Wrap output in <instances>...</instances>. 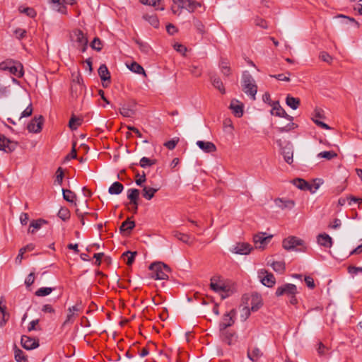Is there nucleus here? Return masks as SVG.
I'll return each mask as SVG.
<instances>
[{
  "mask_svg": "<svg viewBox=\"0 0 362 362\" xmlns=\"http://www.w3.org/2000/svg\"><path fill=\"white\" fill-rule=\"evenodd\" d=\"M57 216L62 221H66L70 218V211L66 207H61L57 213Z\"/></svg>",
  "mask_w": 362,
  "mask_h": 362,
  "instance_id": "nucleus-41",
  "label": "nucleus"
},
{
  "mask_svg": "<svg viewBox=\"0 0 362 362\" xmlns=\"http://www.w3.org/2000/svg\"><path fill=\"white\" fill-rule=\"evenodd\" d=\"M44 122V118L42 115L38 117H35L28 124L27 129L29 132L39 133L41 132Z\"/></svg>",
  "mask_w": 362,
  "mask_h": 362,
  "instance_id": "nucleus-12",
  "label": "nucleus"
},
{
  "mask_svg": "<svg viewBox=\"0 0 362 362\" xmlns=\"http://www.w3.org/2000/svg\"><path fill=\"white\" fill-rule=\"evenodd\" d=\"M158 190V188H153L144 186L142 189V195L147 200H151L154 197L155 193Z\"/></svg>",
  "mask_w": 362,
  "mask_h": 362,
  "instance_id": "nucleus-32",
  "label": "nucleus"
},
{
  "mask_svg": "<svg viewBox=\"0 0 362 362\" xmlns=\"http://www.w3.org/2000/svg\"><path fill=\"white\" fill-rule=\"evenodd\" d=\"M193 23H194V27L196 28V29L197 30V31L199 33H201V34L204 33V25L199 20L194 18Z\"/></svg>",
  "mask_w": 362,
  "mask_h": 362,
  "instance_id": "nucleus-51",
  "label": "nucleus"
},
{
  "mask_svg": "<svg viewBox=\"0 0 362 362\" xmlns=\"http://www.w3.org/2000/svg\"><path fill=\"white\" fill-rule=\"evenodd\" d=\"M214 281H215L214 278H212L211 279L210 287L213 291H214L216 292H221V291L225 292V291H228L226 288V286L223 284L215 282Z\"/></svg>",
  "mask_w": 362,
  "mask_h": 362,
  "instance_id": "nucleus-37",
  "label": "nucleus"
},
{
  "mask_svg": "<svg viewBox=\"0 0 362 362\" xmlns=\"http://www.w3.org/2000/svg\"><path fill=\"white\" fill-rule=\"evenodd\" d=\"M34 281H35V274L33 272H31L26 277V279L25 280V284L26 285L27 287H29L34 283Z\"/></svg>",
  "mask_w": 362,
  "mask_h": 362,
  "instance_id": "nucleus-56",
  "label": "nucleus"
},
{
  "mask_svg": "<svg viewBox=\"0 0 362 362\" xmlns=\"http://www.w3.org/2000/svg\"><path fill=\"white\" fill-rule=\"evenodd\" d=\"M243 90L254 100L257 92V86L255 79L247 71H245L242 75Z\"/></svg>",
  "mask_w": 362,
  "mask_h": 362,
  "instance_id": "nucleus-3",
  "label": "nucleus"
},
{
  "mask_svg": "<svg viewBox=\"0 0 362 362\" xmlns=\"http://www.w3.org/2000/svg\"><path fill=\"white\" fill-rule=\"evenodd\" d=\"M148 269L151 272V277L159 280L168 279V274L171 272V269L169 266L161 262L151 264Z\"/></svg>",
  "mask_w": 362,
  "mask_h": 362,
  "instance_id": "nucleus-2",
  "label": "nucleus"
},
{
  "mask_svg": "<svg viewBox=\"0 0 362 362\" xmlns=\"http://www.w3.org/2000/svg\"><path fill=\"white\" fill-rule=\"evenodd\" d=\"M347 269L348 272L353 276L362 273V267L349 266Z\"/></svg>",
  "mask_w": 362,
  "mask_h": 362,
  "instance_id": "nucleus-54",
  "label": "nucleus"
},
{
  "mask_svg": "<svg viewBox=\"0 0 362 362\" xmlns=\"http://www.w3.org/2000/svg\"><path fill=\"white\" fill-rule=\"evenodd\" d=\"M144 18L154 28H158L159 20L156 15H145L144 16Z\"/></svg>",
  "mask_w": 362,
  "mask_h": 362,
  "instance_id": "nucleus-39",
  "label": "nucleus"
},
{
  "mask_svg": "<svg viewBox=\"0 0 362 362\" xmlns=\"http://www.w3.org/2000/svg\"><path fill=\"white\" fill-rule=\"evenodd\" d=\"M63 198L68 202L74 203L76 198V194L70 189H62Z\"/></svg>",
  "mask_w": 362,
  "mask_h": 362,
  "instance_id": "nucleus-38",
  "label": "nucleus"
},
{
  "mask_svg": "<svg viewBox=\"0 0 362 362\" xmlns=\"http://www.w3.org/2000/svg\"><path fill=\"white\" fill-rule=\"evenodd\" d=\"M74 313H69L68 312L65 321L62 324V327L66 326L67 324L73 323L74 321Z\"/></svg>",
  "mask_w": 362,
  "mask_h": 362,
  "instance_id": "nucleus-62",
  "label": "nucleus"
},
{
  "mask_svg": "<svg viewBox=\"0 0 362 362\" xmlns=\"http://www.w3.org/2000/svg\"><path fill=\"white\" fill-rule=\"evenodd\" d=\"M72 40L76 44V47L82 52H85L88 48V40L82 30L78 29L71 35Z\"/></svg>",
  "mask_w": 362,
  "mask_h": 362,
  "instance_id": "nucleus-6",
  "label": "nucleus"
},
{
  "mask_svg": "<svg viewBox=\"0 0 362 362\" xmlns=\"http://www.w3.org/2000/svg\"><path fill=\"white\" fill-rule=\"evenodd\" d=\"M323 118H325L323 110L321 109L316 108L314 111L313 119H316L320 120V119Z\"/></svg>",
  "mask_w": 362,
  "mask_h": 362,
  "instance_id": "nucleus-58",
  "label": "nucleus"
},
{
  "mask_svg": "<svg viewBox=\"0 0 362 362\" xmlns=\"http://www.w3.org/2000/svg\"><path fill=\"white\" fill-rule=\"evenodd\" d=\"M174 236L180 240V241L190 245L192 243L189 241L190 236L187 234L182 233L180 232L176 231L174 233Z\"/></svg>",
  "mask_w": 362,
  "mask_h": 362,
  "instance_id": "nucleus-44",
  "label": "nucleus"
},
{
  "mask_svg": "<svg viewBox=\"0 0 362 362\" xmlns=\"http://www.w3.org/2000/svg\"><path fill=\"white\" fill-rule=\"evenodd\" d=\"M134 227L135 222L134 221H130L129 218H127L124 222H122L119 227V231L121 233L129 234Z\"/></svg>",
  "mask_w": 362,
  "mask_h": 362,
  "instance_id": "nucleus-24",
  "label": "nucleus"
},
{
  "mask_svg": "<svg viewBox=\"0 0 362 362\" xmlns=\"http://www.w3.org/2000/svg\"><path fill=\"white\" fill-rule=\"evenodd\" d=\"M23 65L21 63L15 64V62L11 60L4 61L0 63V69L2 71H8L11 74L21 78L23 76Z\"/></svg>",
  "mask_w": 362,
  "mask_h": 362,
  "instance_id": "nucleus-5",
  "label": "nucleus"
},
{
  "mask_svg": "<svg viewBox=\"0 0 362 362\" xmlns=\"http://www.w3.org/2000/svg\"><path fill=\"white\" fill-rule=\"evenodd\" d=\"M320 58L325 62L331 63L332 57L327 52H322L320 54Z\"/></svg>",
  "mask_w": 362,
  "mask_h": 362,
  "instance_id": "nucleus-60",
  "label": "nucleus"
},
{
  "mask_svg": "<svg viewBox=\"0 0 362 362\" xmlns=\"http://www.w3.org/2000/svg\"><path fill=\"white\" fill-rule=\"evenodd\" d=\"M271 106L272 107V109L271 110L270 113L272 115H275L279 117H284L290 122L293 120V117L288 115L286 112L280 105L279 101H274Z\"/></svg>",
  "mask_w": 362,
  "mask_h": 362,
  "instance_id": "nucleus-9",
  "label": "nucleus"
},
{
  "mask_svg": "<svg viewBox=\"0 0 362 362\" xmlns=\"http://www.w3.org/2000/svg\"><path fill=\"white\" fill-rule=\"evenodd\" d=\"M76 146V142L74 141L73 144H72V149H71L70 153L66 156V160H69L70 159H76L77 158Z\"/></svg>",
  "mask_w": 362,
  "mask_h": 362,
  "instance_id": "nucleus-52",
  "label": "nucleus"
},
{
  "mask_svg": "<svg viewBox=\"0 0 362 362\" xmlns=\"http://www.w3.org/2000/svg\"><path fill=\"white\" fill-rule=\"evenodd\" d=\"M210 81L214 87L217 88L222 94L226 93L224 86L218 76L216 74H211L210 76Z\"/></svg>",
  "mask_w": 362,
  "mask_h": 362,
  "instance_id": "nucleus-26",
  "label": "nucleus"
},
{
  "mask_svg": "<svg viewBox=\"0 0 362 362\" xmlns=\"http://www.w3.org/2000/svg\"><path fill=\"white\" fill-rule=\"evenodd\" d=\"M14 357L17 362H28L27 356L16 346L14 347Z\"/></svg>",
  "mask_w": 362,
  "mask_h": 362,
  "instance_id": "nucleus-31",
  "label": "nucleus"
},
{
  "mask_svg": "<svg viewBox=\"0 0 362 362\" xmlns=\"http://www.w3.org/2000/svg\"><path fill=\"white\" fill-rule=\"evenodd\" d=\"M18 144L17 141H12L0 133V151L11 153L15 151Z\"/></svg>",
  "mask_w": 362,
  "mask_h": 362,
  "instance_id": "nucleus-7",
  "label": "nucleus"
},
{
  "mask_svg": "<svg viewBox=\"0 0 362 362\" xmlns=\"http://www.w3.org/2000/svg\"><path fill=\"white\" fill-rule=\"evenodd\" d=\"M282 246L288 251L305 252L306 250L304 240L296 236H289L284 239Z\"/></svg>",
  "mask_w": 362,
  "mask_h": 362,
  "instance_id": "nucleus-4",
  "label": "nucleus"
},
{
  "mask_svg": "<svg viewBox=\"0 0 362 362\" xmlns=\"http://www.w3.org/2000/svg\"><path fill=\"white\" fill-rule=\"evenodd\" d=\"M277 144L281 147V154L284 156V160L288 164H291L293 163V149L292 144L290 142H288L285 146L281 147V140L277 141Z\"/></svg>",
  "mask_w": 362,
  "mask_h": 362,
  "instance_id": "nucleus-13",
  "label": "nucleus"
},
{
  "mask_svg": "<svg viewBox=\"0 0 362 362\" xmlns=\"http://www.w3.org/2000/svg\"><path fill=\"white\" fill-rule=\"evenodd\" d=\"M230 109L232 110L233 113L237 117H241L243 115V104H235L232 102L230 105Z\"/></svg>",
  "mask_w": 362,
  "mask_h": 362,
  "instance_id": "nucleus-34",
  "label": "nucleus"
},
{
  "mask_svg": "<svg viewBox=\"0 0 362 362\" xmlns=\"http://www.w3.org/2000/svg\"><path fill=\"white\" fill-rule=\"evenodd\" d=\"M297 293V287L296 285L293 284H285L281 286H279L276 291V296L277 297L286 295L290 296V295H296Z\"/></svg>",
  "mask_w": 362,
  "mask_h": 362,
  "instance_id": "nucleus-10",
  "label": "nucleus"
},
{
  "mask_svg": "<svg viewBox=\"0 0 362 362\" xmlns=\"http://www.w3.org/2000/svg\"><path fill=\"white\" fill-rule=\"evenodd\" d=\"M252 250V247L247 243H238L233 247L231 251L235 254L239 255H248L251 250Z\"/></svg>",
  "mask_w": 362,
  "mask_h": 362,
  "instance_id": "nucleus-18",
  "label": "nucleus"
},
{
  "mask_svg": "<svg viewBox=\"0 0 362 362\" xmlns=\"http://www.w3.org/2000/svg\"><path fill=\"white\" fill-rule=\"evenodd\" d=\"M219 68L221 69V73L228 76L231 74V69L230 67L229 62L227 59L221 58L219 62Z\"/></svg>",
  "mask_w": 362,
  "mask_h": 362,
  "instance_id": "nucleus-27",
  "label": "nucleus"
},
{
  "mask_svg": "<svg viewBox=\"0 0 362 362\" xmlns=\"http://www.w3.org/2000/svg\"><path fill=\"white\" fill-rule=\"evenodd\" d=\"M271 266L275 272L279 273H283L285 270V264L283 262H273Z\"/></svg>",
  "mask_w": 362,
  "mask_h": 362,
  "instance_id": "nucleus-46",
  "label": "nucleus"
},
{
  "mask_svg": "<svg viewBox=\"0 0 362 362\" xmlns=\"http://www.w3.org/2000/svg\"><path fill=\"white\" fill-rule=\"evenodd\" d=\"M98 75L101 79L103 87L106 88L110 83V73L105 64H101L98 70Z\"/></svg>",
  "mask_w": 362,
  "mask_h": 362,
  "instance_id": "nucleus-15",
  "label": "nucleus"
},
{
  "mask_svg": "<svg viewBox=\"0 0 362 362\" xmlns=\"http://www.w3.org/2000/svg\"><path fill=\"white\" fill-rule=\"evenodd\" d=\"M124 189V186L119 182H113L108 189V192L110 194H119Z\"/></svg>",
  "mask_w": 362,
  "mask_h": 362,
  "instance_id": "nucleus-29",
  "label": "nucleus"
},
{
  "mask_svg": "<svg viewBox=\"0 0 362 362\" xmlns=\"http://www.w3.org/2000/svg\"><path fill=\"white\" fill-rule=\"evenodd\" d=\"M318 158H325L327 160H332L337 157V153L334 151H322L317 154Z\"/></svg>",
  "mask_w": 362,
  "mask_h": 362,
  "instance_id": "nucleus-42",
  "label": "nucleus"
},
{
  "mask_svg": "<svg viewBox=\"0 0 362 362\" xmlns=\"http://www.w3.org/2000/svg\"><path fill=\"white\" fill-rule=\"evenodd\" d=\"M21 11L30 18H34L36 16V12L33 8L27 7Z\"/></svg>",
  "mask_w": 362,
  "mask_h": 362,
  "instance_id": "nucleus-57",
  "label": "nucleus"
},
{
  "mask_svg": "<svg viewBox=\"0 0 362 362\" xmlns=\"http://www.w3.org/2000/svg\"><path fill=\"white\" fill-rule=\"evenodd\" d=\"M276 205L281 209H291L295 206V202L291 199L277 198L274 201Z\"/></svg>",
  "mask_w": 362,
  "mask_h": 362,
  "instance_id": "nucleus-22",
  "label": "nucleus"
},
{
  "mask_svg": "<svg viewBox=\"0 0 362 362\" xmlns=\"http://www.w3.org/2000/svg\"><path fill=\"white\" fill-rule=\"evenodd\" d=\"M32 114H33V107H32V104L30 103L29 105L22 112L19 119H21L23 117H30L32 115Z\"/></svg>",
  "mask_w": 362,
  "mask_h": 362,
  "instance_id": "nucleus-53",
  "label": "nucleus"
},
{
  "mask_svg": "<svg viewBox=\"0 0 362 362\" xmlns=\"http://www.w3.org/2000/svg\"><path fill=\"white\" fill-rule=\"evenodd\" d=\"M136 255H137V252H136V251L135 252L127 251L122 254V257H124V256L128 257V259L127 261V264L128 266H131L134 263V259H135V257Z\"/></svg>",
  "mask_w": 362,
  "mask_h": 362,
  "instance_id": "nucleus-47",
  "label": "nucleus"
},
{
  "mask_svg": "<svg viewBox=\"0 0 362 362\" xmlns=\"http://www.w3.org/2000/svg\"><path fill=\"white\" fill-rule=\"evenodd\" d=\"M262 352L257 347H254L252 349H249L247 351V357L252 361H257L262 356Z\"/></svg>",
  "mask_w": 362,
  "mask_h": 362,
  "instance_id": "nucleus-28",
  "label": "nucleus"
},
{
  "mask_svg": "<svg viewBox=\"0 0 362 362\" xmlns=\"http://www.w3.org/2000/svg\"><path fill=\"white\" fill-rule=\"evenodd\" d=\"M93 49L100 52L102 49V42L98 37H95L90 43Z\"/></svg>",
  "mask_w": 362,
  "mask_h": 362,
  "instance_id": "nucleus-49",
  "label": "nucleus"
},
{
  "mask_svg": "<svg viewBox=\"0 0 362 362\" xmlns=\"http://www.w3.org/2000/svg\"><path fill=\"white\" fill-rule=\"evenodd\" d=\"M251 310L252 312L257 311L263 305L262 296L257 293H252L251 296Z\"/></svg>",
  "mask_w": 362,
  "mask_h": 362,
  "instance_id": "nucleus-20",
  "label": "nucleus"
},
{
  "mask_svg": "<svg viewBox=\"0 0 362 362\" xmlns=\"http://www.w3.org/2000/svg\"><path fill=\"white\" fill-rule=\"evenodd\" d=\"M54 290V288L52 287H42L35 291V295L39 297L46 296L50 294Z\"/></svg>",
  "mask_w": 362,
  "mask_h": 362,
  "instance_id": "nucleus-40",
  "label": "nucleus"
},
{
  "mask_svg": "<svg viewBox=\"0 0 362 362\" xmlns=\"http://www.w3.org/2000/svg\"><path fill=\"white\" fill-rule=\"evenodd\" d=\"M173 47L176 51L182 54H185V52L187 51L186 47L179 43H175L173 45Z\"/></svg>",
  "mask_w": 362,
  "mask_h": 362,
  "instance_id": "nucleus-64",
  "label": "nucleus"
},
{
  "mask_svg": "<svg viewBox=\"0 0 362 362\" xmlns=\"http://www.w3.org/2000/svg\"><path fill=\"white\" fill-rule=\"evenodd\" d=\"M197 145L205 153H213L216 151V147L211 141H197Z\"/></svg>",
  "mask_w": 362,
  "mask_h": 362,
  "instance_id": "nucleus-21",
  "label": "nucleus"
},
{
  "mask_svg": "<svg viewBox=\"0 0 362 362\" xmlns=\"http://www.w3.org/2000/svg\"><path fill=\"white\" fill-rule=\"evenodd\" d=\"M265 233H259L253 237V240L255 244L259 243L260 245L259 247H263L264 245H267L272 238V235L265 236Z\"/></svg>",
  "mask_w": 362,
  "mask_h": 362,
  "instance_id": "nucleus-23",
  "label": "nucleus"
},
{
  "mask_svg": "<svg viewBox=\"0 0 362 362\" xmlns=\"http://www.w3.org/2000/svg\"><path fill=\"white\" fill-rule=\"evenodd\" d=\"M135 107L136 103L134 100L120 103L119 112L123 117H132L135 115Z\"/></svg>",
  "mask_w": 362,
  "mask_h": 362,
  "instance_id": "nucleus-11",
  "label": "nucleus"
},
{
  "mask_svg": "<svg viewBox=\"0 0 362 362\" xmlns=\"http://www.w3.org/2000/svg\"><path fill=\"white\" fill-rule=\"evenodd\" d=\"M178 142L177 140L172 139L164 144V146L168 148L169 150H173L175 148Z\"/></svg>",
  "mask_w": 362,
  "mask_h": 362,
  "instance_id": "nucleus-61",
  "label": "nucleus"
},
{
  "mask_svg": "<svg viewBox=\"0 0 362 362\" xmlns=\"http://www.w3.org/2000/svg\"><path fill=\"white\" fill-rule=\"evenodd\" d=\"M82 122V118L77 117L73 115L69 122V127L71 130H76L79 126H81Z\"/></svg>",
  "mask_w": 362,
  "mask_h": 362,
  "instance_id": "nucleus-36",
  "label": "nucleus"
},
{
  "mask_svg": "<svg viewBox=\"0 0 362 362\" xmlns=\"http://www.w3.org/2000/svg\"><path fill=\"white\" fill-rule=\"evenodd\" d=\"M175 6H172L171 10L173 14L180 16L182 9H186L190 13H193L198 7L202 6L200 2L194 0H172Z\"/></svg>",
  "mask_w": 362,
  "mask_h": 362,
  "instance_id": "nucleus-1",
  "label": "nucleus"
},
{
  "mask_svg": "<svg viewBox=\"0 0 362 362\" xmlns=\"http://www.w3.org/2000/svg\"><path fill=\"white\" fill-rule=\"evenodd\" d=\"M221 340L229 346L234 344L237 341V335L235 332L228 329L219 330Z\"/></svg>",
  "mask_w": 362,
  "mask_h": 362,
  "instance_id": "nucleus-14",
  "label": "nucleus"
},
{
  "mask_svg": "<svg viewBox=\"0 0 362 362\" xmlns=\"http://www.w3.org/2000/svg\"><path fill=\"white\" fill-rule=\"evenodd\" d=\"M166 30L168 33L170 35H173L175 33L177 32V29L176 28V27L171 23H169L166 25Z\"/></svg>",
  "mask_w": 362,
  "mask_h": 362,
  "instance_id": "nucleus-63",
  "label": "nucleus"
},
{
  "mask_svg": "<svg viewBox=\"0 0 362 362\" xmlns=\"http://www.w3.org/2000/svg\"><path fill=\"white\" fill-rule=\"evenodd\" d=\"M236 310L232 309L230 312L223 315L221 322L219 323V330L227 329L235 323Z\"/></svg>",
  "mask_w": 362,
  "mask_h": 362,
  "instance_id": "nucleus-8",
  "label": "nucleus"
},
{
  "mask_svg": "<svg viewBox=\"0 0 362 362\" xmlns=\"http://www.w3.org/2000/svg\"><path fill=\"white\" fill-rule=\"evenodd\" d=\"M286 103L293 110H296L300 103V99L288 95L286 98Z\"/></svg>",
  "mask_w": 362,
  "mask_h": 362,
  "instance_id": "nucleus-30",
  "label": "nucleus"
},
{
  "mask_svg": "<svg viewBox=\"0 0 362 362\" xmlns=\"http://www.w3.org/2000/svg\"><path fill=\"white\" fill-rule=\"evenodd\" d=\"M317 240L318 244L325 247H331L332 245V238L326 233L318 235Z\"/></svg>",
  "mask_w": 362,
  "mask_h": 362,
  "instance_id": "nucleus-25",
  "label": "nucleus"
},
{
  "mask_svg": "<svg viewBox=\"0 0 362 362\" xmlns=\"http://www.w3.org/2000/svg\"><path fill=\"white\" fill-rule=\"evenodd\" d=\"M127 198L130 200V203L135 205V213L138 210V201L139 198V190L138 189H129L127 191Z\"/></svg>",
  "mask_w": 362,
  "mask_h": 362,
  "instance_id": "nucleus-19",
  "label": "nucleus"
},
{
  "mask_svg": "<svg viewBox=\"0 0 362 362\" xmlns=\"http://www.w3.org/2000/svg\"><path fill=\"white\" fill-rule=\"evenodd\" d=\"M259 274L264 275L261 279V282L263 285L269 288L274 286L276 283V279L273 274L268 272L265 269H262L259 272Z\"/></svg>",
  "mask_w": 362,
  "mask_h": 362,
  "instance_id": "nucleus-17",
  "label": "nucleus"
},
{
  "mask_svg": "<svg viewBox=\"0 0 362 362\" xmlns=\"http://www.w3.org/2000/svg\"><path fill=\"white\" fill-rule=\"evenodd\" d=\"M39 320L38 319H36V320H32L30 323H29V325L28 327V332H31L33 330H35V329H38V330H40L41 329L40 328H36V325H38L39 323Z\"/></svg>",
  "mask_w": 362,
  "mask_h": 362,
  "instance_id": "nucleus-59",
  "label": "nucleus"
},
{
  "mask_svg": "<svg viewBox=\"0 0 362 362\" xmlns=\"http://www.w3.org/2000/svg\"><path fill=\"white\" fill-rule=\"evenodd\" d=\"M47 223V221L42 219V218H39L37 220L33 221L30 224V228L28 229V232L31 233H34L35 230L40 229L41 228V226H42V224H45Z\"/></svg>",
  "mask_w": 362,
  "mask_h": 362,
  "instance_id": "nucleus-33",
  "label": "nucleus"
},
{
  "mask_svg": "<svg viewBox=\"0 0 362 362\" xmlns=\"http://www.w3.org/2000/svg\"><path fill=\"white\" fill-rule=\"evenodd\" d=\"M156 163V159H150L147 157H143L141 158L140 160V162H139V165L143 168H145L146 167H148V166H151L154 164Z\"/></svg>",
  "mask_w": 362,
  "mask_h": 362,
  "instance_id": "nucleus-43",
  "label": "nucleus"
},
{
  "mask_svg": "<svg viewBox=\"0 0 362 362\" xmlns=\"http://www.w3.org/2000/svg\"><path fill=\"white\" fill-rule=\"evenodd\" d=\"M127 67L132 72L146 76L144 68L136 62H132L129 65H127Z\"/></svg>",
  "mask_w": 362,
  "mask_h": 362,
  "instance_id": "nucleus-35",
  "label": "nucleus"
},
{
  "mask_svg": "<svg viewBox=\"0 0 362 362\" xmlns=\"http://www.w3.org/2000/svg\"><path fill=\"white\" fill-rule=\"evenodd\" d=\"M21 343L22 346L27 350L34 349L39 346V342L37 340L26 335H23L21 337Z\"/></svg>",
  "mask_w": 362,
  "mask_h": 362,
  "instance_id": "nucleus-16",
  "label": "nucleus"
},
{
  "mask_svg": "<svg viewBox=\"0 0 362 362\" xmlns=\"http://www.w3.org/2000/svg\"><path fill=\"white\" fill-rule=\"evenodd\" d=\"M298 127V125L296 123L292 122V121L286 124L284 127H277L276 129L279 133L288 132L291 130H293Z\"/></svg>",
  "mask_w": 362,
  "mask_h": 362,
  "instance_id": "nucleus-45",
  "label": "nucleus"
},
{
  "mask_svg": "<svg viewBox=\"0 0 362 362\" xmlns=\"http://www.w3.org/2000/svg\"><path fill=\"white\" fill-rule=\"evenodd\" d=\"M293 183L296 187L301 190H304L307 187V181L302 178H296L293 180Z\"/></svg>",
  "mask_w": 362,
  "mask_h": 362,
  "instance_id": "nucleus-48",
  "label": "nucleus"
},
{
  "mask_svg": "<svg viewBox=\"0 0 362 362\" xmlns=\"http://www.w3.org/2000/svg\"><path fill=\"white\" fill-rule=\"evenodd\" d=\"M135 42L139 45V49L142 52L145 54H148L149 52L151 47L147 43L143 42L139 40H136Z\"/></svg>",
  "mask_w": 362,
  "mask_h": 362,
  "instance_id": "nucleus-50",
  "label": "nucleus"
},
{
  "mask_svg": "<svg viewBox=\"0 0 362 362\" xmlns=\"http://www.w3.org/2000/svg\"><path fill=\"white\" fill-rule=\"evenodd\" d=\"M56 174L57 176L55 182H57L59 185H62L64 177V171L61 167L58 168Z\"/></svg>",
  "mask_w": 362,
  "mask_h": 362,
  "instance_id": "nucleus-55",
  "label": "nucleus"
}]
</instances>
